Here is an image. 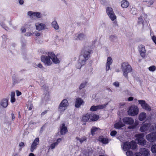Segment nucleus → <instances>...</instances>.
<instances>
[{"instance_id": "nucleus-1", "label": "nucleus", "mask_w": 156, "mask_h": 156, "mask_svg": "<svg viewBox=\"0 0 156 156\" xmlns=\"http://www.w3.org/2000/svg\"><path fill=\"white\" fill-rule=\"evenodd\" d=\"M122 121L125 124L131 125L128 127L129 129H130L136 128L139 124V122L137 120H135L134 123V120L133 118L128 117L124 118L122 119Z\"/></svg>"}, {"instance_id": "nucleus-2", "label": "nucleus", "mask_w": 156, "mask_h": 156, "mask_svg": "<svg viewBox=\"0 0 156 156\" xmlns=\"http://www.w3.org/2000/svg\"><path fill=\"white\" fill-rule=\"evenodd\" d=\"M50 51L48 52L46 55H42L41 57V61L46 66H50L52 65Z\"/></svg>"}, {"instance_id": "nucleus-3", "label": "nucleus", "mask_w": 156, "mask_h": 156, "mask_svg": "<svg viewBox=\"0 0 156 156\" xmlns=\"http://www.w3.org/2000/svg\"><path fill=\"white\" fill-rule=\"evenodd\" d=\"M121 68L123 73L124 76L125 77H127L128 73L132 71L131 66L127 62L122 63L121 65Z\"/></svg>"}, {"instance_id": "nucleus-4", "label": "nucleus", "mask_w": 156, "mask_h": 156, "mask_svg": "<svg viewBox=\"0 0 156 156\" xmlns=\"http://www.w3.org/2000/svg\"><path fill=\"white\" fill-rule=\"evenodd\" d=\"M69 106V103L67 100L66 99L63 100L58 106V112L61 114H63Z\"/></svg>"}, {"instance_id": "nucleus-5", "label": "nucleus", "mask_w": 156, "mask_h": 156, "mask_svg": "<svg viewBox=\"0 0 156 156\" xmlns=\"http://www.w3.org/2000/svg\"><path fill=\"white\" fill-rule=\"evenodd\" d=\"M155 127H153L149 123L144 124L140 127V130L141 132H149L152 130H156V124H154Z\"/></svg>"}, {"instance_id": "nucleus-6", "label": "nucleus", "mask_w": 156, "mask_h": 156, "mask_svg": "<svg viewBox=\"0 0 156 156\" xmlns=\"http://www.w3.org/2000/svg\"><path fill=\"white\" fill-rule=\"evenodd\" d=\"M122 147L124 151H126L130 149H135L137 147V145L135 142L132 141L130 142H127L125 143Z\"/></svg>"}, {"instance_id": "nucleus-7", "label": "nucleus", "mask_w": 156, "mask_h": 156, "mask_svg": "<svg viewBox=\"0 0 156 156\" xmlns=\"http://www.w3.org/2000/svg\"><path fill=\"white\" fill-rule=\"evenodd\" d=\"M139 109L138 107L135 105H132L130 106L128 110V114L130 116L136 115L139 113Z\"/></svg>"}, {"instance_id": "nucleus-8", "label": "nucleus", "mask_w": 156, "mask_h": 156, "mask_svg": "<svg viewBox=\"0 0 156 156\" xmlns=\"http://www.w3.org/2000/svg\"><path fill=\"white\" fill-rule=\"evenodd\" d=\"M144 134L143 133L138 134L135 135L136 137L135 141L140 145H144L146 143V140L144 139Z\"/></svg>"}, {"instance_id": "nucleus-9", "label": "nucleus", "mask_w": 156, "mask_h": 156, "mask_svg": "<svg viewBox=\"0 0 156 156\" xmlns=\"http://www.w3.org/2000/svg\"><path fill=\"white\" fill-rule=\"evenodd\" d=\"M138 101L139 104L140 105L143 109L149 111L151 110V108L148 104L146 103L145 101L140 100H138Z\"/></svg>"}, {"instance_id": "nucleus-10", "label": "nucleus", "mask_w": 156, "mask_h": 156, "mask_svg": "<svg viewBox=\"0 0 156 156\" xmlns=\"http://www.w3.org/2000/svg\"><path fill=\"white\" fill-rule=\"evenodd\" d=\"M51 55L52 63L53 62L55 64H59L60 62V58L57 57V56L53 51H50Z\"/></svg>"}, {"instance_id": "nucleus-11", "label": "nucleus", "mask_w": 156, "mask_h": 156, "mask_svg": "<svg viewBox=\"0 0 156 156\" xmlns=\"http://www.w3.org/2000/svg\"><path fill=\"white\" fill-rule=\"evenodd\" d=\"M146 138L149 142H155L156 141V133L153 132L149 134L146 136Z\"/></svg>"}, {"instance_id": "nucleus-12", "label": "nucleus", "mask_w": 156, "mask_h": 156, "mask_svg": "<svg viewBox=\"0 0 156 156\" xmlns=\"http://www.w3.org/2000/svg\"><path fill=\"white\" fill-rule=\"evenodd\" d=\"M108 105V103L103 104L97 106L93 105L91 106L90 109V111H94L102 109L105 108Z\"/></svg>"}, {"instance_id": "nucleus-13", "label": "nucleus", "mask_w": 156, "mask_h": 156, "mask_svg": "<svg viewBox=\"0 0 156 156\" xmlns=\"http://www.w3.org/2000/svg\"><path fill=\"white\" fill-rule=\"evenodd\" d=\"M90 52L88 50L84 49L82 51V55L80 56H82L83 60H87L90 57Z\"/></svg>"}, {"instance_id": "nucleus-14", "label": "nucleus", "mask_w": 156, "mask_h": 156, "mask_svg": "<svg viewBox=\"0 0 156 156\" xmlns=\"http://www.w3.org/2000/svg\"><path fill=\"white\" fill-rule=\"evenodd\" d=\"M85 60L83 59L82 56H80L79 59L76 64V67L78 69H80L85 63Z\"/></svg>"}, {"instance_id": "nucleus-15", "label": "nucleus", "mask_w": 156, "mask_h": 156, "mask_svg": "<svg viewBox=\"0 0 156 156\" xmlns=\"http://www.w3.org/2000/svg\"><path fill=\"white\" fill-rule=\"evenodd\" d=\"M36 29L39 31L46 29V27L45 24L40 22H37L35 23Z\"/></svg>"}, {"instance_id": "nucleus-16", "label": "nucleus", "mask_w": 156, "mask_h": 156, "mask_svg": "<svg viewBox=\"0 0 156 156\" xmlns=\"http://www.w3.org/2000/svg\"><path fill=\"white\" fill-rule=\"evenodd\" d=\"M86 38V35L83 33L76 34L74 37V38L75 40L81 41L85 39Z\"/></svg>"}, {"instance_id": "nucleus-17", "label": "nucleus", "mask_w": 156, "mask_h": 156, "mask_svg": "<svg viewBox=\"0 0 156 156\" xmlns=\"http://www.w3.org/2000/svg\"><path fill=\"white\" fill-rule=\"evenodd\" d=\"M84 103V101L81 98H77L75 100V106L76 108H80L82 105H83Z\"/></svg>"}, {"instance_id": "nucleus-18", "label": "nucleus", "mask_w": 156, "mask_h": 156, "mask_svg": "<svg viewBox=\"0 0 156 156\" xmlns=\"http://www.w3.org/2000/svg\"><path fill=\"white\" fill-rule=\"evenodd\" d=\"M39 138H36L31 144L30 149L31 152H33L34 150L36 148L37 145L39 144Z\"/></svg>"}, {"instance_id": "nucleus-19", "label": "nucleus", "mask_w": 156, "mask_h": 156, "mask_svg": "<svg viewBox=\"0 0 156 156\" xmlns=\"http://www.w3.org/2000/svg\"><path fill=\"white\" fill-rule=\"evenodd\" d=\"M140 154L144 156H148L150 154V151L149 150L145 148L140 149Z\"/></svg>"}, {"instance_id": "nucleus-20", "label": "nucleus", "mask_w": 156, "mask_h": 156, "mask_svg": "<svg viewBox=\"0 0 156 156\" xmlns=\"http://www.w3.org/2000/svg\"><path fill=\"white\" fill-rule=\"evenodd\" d=\"M6 19L5 17H3L0 21V25L4 29L7 31L9 30V27L6 26L5 24V21Z\"/></svg>"}, {"instance_id": "nucleus-21", "label": "nucleus", "mask_w": 156, "mask_h": 156, "mask_svg": "<svg viewBox=\"0 0 156 156\" xmlns=\"http://www.w3.org/2000/svg\"><path fill=\"white\" fill-rule=\"evenodd\" d=\"M139 51L141 56L143 58L146 57V50L145 49V47L143 45H140L139 46Z\"/></svg>"}, {"instance_id": "nucleus-22", "label": "nucleus", "mask_w": 156, "mask_h": 156, "mask_svg": "<svg viewBox=\"0 0 156 156\" xmlns=\"http://www.w3.org/2000/svg\"><path fill=\"white\" fill-rule=\"evenodd\" d=\"M68 131L67 128L65 126V124L62 123L60 126V132L61 134L62 135H64Z\"/></svg>"}, {"instance_id": "nucleus-23", "label": "nucleus", "mask_w": 156, "mask_h": 156, "mask_svg": "<svg viewBox=\"0 0 156 156\" xmlns=\"http://www.w3.org/2000/svg\"><path fill=\"white\" fill-rule=\"evenodd\" d=\"M113 62L112 58L111 57L107 58V62L106 63V70L107 71L110 69V65L112 64Z\"/></svg>"}, {"instance_id": "nucleus-24", "label": "nucleus", "mask_w": 156, "mask_h": 156, "mask_svg": "<svg viewBox=\"0 0 156 156\" xmlns=\"http://www.w3.org/2000/svg\"><path fill=\"white\" fill-rule=\"evenodd\" d=\"M125 126L121 121L116 122L114 124V127L117 129H121V128Z\"/></svg>"}, {"instance_id": "nucleus-25", "label": "nucleus", "mask_w": 156, "mask_h": 156, "mask_svg": "<svg viewBox=\"0 0 156 156\" xmlns=\"http://www.w3.org/2000/svg\"><path fill=\"white\" fill-rule=\"evenodd\" d=\"M90 117V114L87 113L83 115L82 118L81 120L83 122H87L89 121Z\"/></svg>"}, {"instance_id": "nucleus-26", "label": "nucleus", "mask_w": 156, "mask_h": 156, "mask_svg": "<svg viewBox=\"0 0 156 156\" xmlns=\"http://www.w3.org/2000/svg\"><path fill=\"white\" fill-rule=\"evenodd\" d=\"M91 130V134L93 136L96 133L100 132L101 131V129L95 126L92 127Z\"/></svg>"}, {"instance_id": "nucleus-27", "label": "nucleus", "mask_w": 156, "mask_h": 156, "mask_svg": "<svg viewBox=\"0 0 156 156\" xmlns=\"http://www.w3.org/2000/svg\"><path fill=\"white\" fill-rule=\"evenodd\" d=\"M62 139L61 138L58 139L55 142H54L50 145V148L51 149H55V147L57 146L58 144L62 141Z\"/></svg>"}, {"instance_id": "nucleus-28", "label": "nucleus", "mask_w": 156, "mask_h": 156, "mask_svg": "<svg viewBox=\"0 0 156 156\" xmlns=\"http://www.w3.org/2000/svg\"><path fill=\"white\" fill-rule=\"evenodd\" d=\"M98 140L102 143L104 144H107L109 142L108 139L103 136H100L98 138Z\"/></svg>"}, {"instance_id": "nucleus-29", "label": "nucleus", "mask_w": 156, "mask_h": 156, "mask_svg": "<svg viewBox=\"0 0 156 156\" xmlns=\"http://www.w3.org/2000/svg\"><path fill=\"white\" fill-rule=\"evenodd\" d=\"M129 5V2L126 0H123L121 2V5L123 8H126Z\"/></svg>"}, {"instance_id": "nucleus-30", "label": "nucleus", "mask_w": 156, "mask_h": 156, "mask_svg": "<svg viewBox=\"0 0 156 156\" xmlns=\"http://www.w3.org/2000/svg\"><path fill=\"white\" fill-rule=\"evenodd\" d=\"M146 116L147 115L145 112H141L139 115V120L140 121H142L146 119Z\"/></svg>"}, {"instance_id": "nucleus-31", "label": "nucleus", "mask_w": 156, "mask_h": 156, "mask_svg": "<svg viewBox=\"0 0 156 156\" xmlns=\"http://www.w3.org/2000/svg\"><path fill=\"white\" fill-rule=\"evenodd\" d=\"M8 101L7 99H3L1 101L0 105L3 108H6L8 105Z\"/></svg>"}, {"instance_id": "nucleus-32", "label": "nucleus", "mask_w": 156, "mask_h": 156, "mask_svg": "<svg viewBox=\"0 0 156 156\" xmlns=\"http://www.w3.org/2000/svg\"><path fill=\"white\" fill-rule=\"evenodd\" d=\"M76 139L77 142H79L80 143H82L86 141L87 138L85 136L82 137L81 138H80L79 137H76Z\"/></svg>"}, {"instance_id": "nucleus-33", "label": "nucleus", "mask_w": 156, "mask_h": 156, "mask_svg": "<svg viewBox=\"0 0 156 156\" xmlns=\"http://www.w3.org/2000/svg\"><path fill=\"white\" fill-rule=\"evenodd\" d=\"M99 119V116L98 115L95 114H90V121H94L97 120Z\"/></svg>"}, {"instance_id": "nucleus-34", "label": "nucleus", "mask_w": 156, "mask_h": 156, "mask_svg": "<svg viewBox=\"0 0 156 156\" xmlns=\"http://www.w3.org/2000/svg\"><path fill=\"white\" fill-rule=\"evenodd\" d=\"M52 25L55 29L57 30L59 28V26L55 20H54L52 22Z\"/></svg>"}, {"instance_id": "nucleus-35", "label": "nucleus", "mask_w": 156, "mask_h": 156, "mask_svg": "<svg viewBox=\"0 0 156 156\" xmlns=\"http://www.w3.org/2000/svg\"><path fill=\"white\" fill-rule=\"evenodd\" d=\"M15 94L14 92H12L11 94V101L12 103H13L14 102L16 101V99L15 98Z\"/></svg>"}, {"instance_id": "nucleus-36", "label": "nucleus", "mask_w": 156, "mask_h": 156, "mask_svg": "<svg viewBox=\"0 0 156 156\" xmlns=\"http://www.w3.org/2000/svg\"><path fill=\"white\" fill-rule=\"evenodd\" d=\"M106 11L108 15L114 13L112 8L109 7L107 8Z\"/></svg>"}, {"instance_id": "nucleus-37", "label": "nucleus", "mask_w": 156, "mask_h": 156, "mask_svg": "<svg viewBox=\"0 0 156 156\" xmlns=\"http://www.w3.org/2000/svg\"><path fill=\"white\" fill-rule=\"evenodd\" d=\"M108 16L112 21H114L116 19V16L114 13L109 15Z\"/></svg>"}, {"instance_id": "nucleus-38", "label": "nucleus", "mask_w": 156, "mask_h": 156, "mask_svg": "<svg viewBox=\"0 0 156 156\" xmlns=\"http://www.w3.org/2000/svg\"><path fill=\"white\" fill-rule=\"evenodd\" d=\"M151 150L152 152L153 153H156V144H154L151 147Z\"/></svg>"}, {"instance_id": "nucleus-39", "label": "nucleus", "mask_w": 156, "mask_h": 156, "mask_svg": "<svg viewBox=\"0 0 156 156\" xmlns=\"http://www.w3.org/2000/svg\"><path fill=\"white\" fill-rule=\"evenodd\" d=\"M34 66L36 68H39L41 69L44 68L42 65L41 63H39L37 64L36 63L34 64Z\"/></svg>"}, {"instance_id": "nucleus-40", "label": "nucleus", "mask_w": 156, "mask_h": 156, "mask_svg": "<svg viewBox=\"0 0 156 156\" xmlns=\"http://www.w3.org/2000/svg\"><path fill=\"white\" fill-rule=\"evenodd\" d=\"M144 22V20L142 18L141 16L139 17L138 18L137 23L138 24H143Z\"/></svg>"}, {"instance_id": "nucleus-41", "label": "nucleus", "mask_w": 156, "mask_h": 156, "mask_svg": "<svg viewBox=\"0 0 156 156\" xmlns=\"http://www.w3.org/2000/svg\"><path fill=\"white\" fill-rule=\"evenodd\" d=\"M148 70L151 72H153L156 69V67L154 66H152L148 68Z\"/></svg>"}, {"instance_id": "nucleus-42", "label": "nucleus", "mask_w": 156, "mask_h": 156, "mask_svg": "<svg viewBox=\"0 0 156 156\" xmlns=\"http://www.w3.org/2000/svg\"><path fill=\"white\" fill-rule=\"evenodd\" d=\"M34 13L35 12H34L29 11L27 12V14L30 17H34Z\"/></svg>"}, {"instance_id": "nucleus-43", "label": "nucleus", "mask_w": 156, "mask_h": 156, "mask_svg": "<svg viewBox=\"0 0 156 156\" xmlns=\"http://www.w3.org/2000/svg\"><path fill=\"white\" fill-rule=\"evenodd\" d=\"M154 2V0H151L149 1H148L147 2V6L148 7H151L152 5Z\"/></svg>"}, {"instance_id": "nucleus-44", "label": "nucleus", "mask_w": 156, "mask_h": 156, "mask_svg": "<svg viewBox=\"0 0 156 156\" xmlns=\"http://www.w3.org/2000/svg\"><path fill=\"white\" fill-rule=\"evenodd\" d=\"M42 15L39 12H35L34 17H36L37 18H40L41 17Z\"/></svg>"}, {"instance_id": "nucleus-45", "label": "nucleus", "mask_w": 156, "mask_h": 156, "mask_svg": "<svg viewBox=\"0 0 156 156\" xmlns=\"http://www.w3.org/2000/svg\"><path fill=\"white\" fill-rule=\"evenodd\" d=\"M110 38L111 40L112 41H115L117 39V37L114 35H112L110 37Z\"/></svg>"}, {"instance_id": "nucleus-46", "label": "nucleus", "mask_w": 156, "mask_h": 156, "mask_svg": "<svg viewBox=\"0 0 156 156\" xmlns=\"http://www.w3.org/2000/svg\"><path fill=\"white\" fill-rule=\"evenodd\" d=\"M86 84L87 83L86 82H84L81 83L79 89L80 90H81L84 88L86 85Z\"/></svg>"}, {"instance_id": "nucleus-47", "label": "nucleus", "mask_w": 156, "mask_h": 156, "mask_svg": "<svg viewBox=\"0 0 156 156\" xmlns=\"http://www.w3.org/2000/svg\"><path fill=\"white\" fill-rule=\"evenodd\" d=\"M19 146L20 147L19 148V150L21 151L22 148L24 147L25 146V144L23 142H20L19 144Z\"/></svg>"}, {"instance_id": "nucleus-48", "label": "nucleus", "mask_w": 156, "mask_h": 156, "mask_svg": "<svg viewBox=\"0 0 156 156\" xmlns=\"http://www.w3.org/2000/svg\"><path fill=\"white\" fill-rule=\"evenodd\" d=\"M126 154L127 156H133L134 154L133 152L130 151H127L126 153Z\"/></svg>"}, {"instance_id": "nucleus-49", "label": "nucleus", "mask_w": 156, "mask_h": 156, "mask_svg": "<svg viewBox=\"0 0 156 156\" xmlns=\"http://www.w3.org/2000/svg\"><path fill=\"white\" fill-rule=\"evenodd\" d=\"M143 19H144V20L146 21L148 19V15L147 14H144L142 16H141Z\"/></svg>"}, {"instance_id": "nucleus-50", "label": "nucleus", "mask_w": 156, "mask_h": 156, "mask_svg": "<svg viewBox=\"0 0 156 156\" xmlns=\"http://www.w3.org/2000/svg\"><path fill=\"white\" fill-rule=\"evenodd\" d=\"M34 33L30 32H28L25 34V35L27 36H30L33 35Z\"/></svg>"}, {"instance_id": "nucleus-51", "label": "nucleus", "mask_w": 156, "mask_h": 156, "mask_svg": "<svg viewBox=\"0 0 156 156\" xmlns=\"http://www.w3.org/2000/svg\"><path fill=\"white\" fill-rule=\"evenodd\" d=\"M117 134V132L115 131H113L111 132L110 135L112 136H114Z\"/></svg>"}, {"instance_id": "nucleus-52", "label": "nucleus", "mask_w": 156, "mask_h": 156, "mask_svg": "<svg viewBox=\"0 0 156 156\" xmlns=\"http://www.w3.org/2000/svg\"><path fill=\"white\" fill-rule=\"evenodd\" d=\"M151 38L153 41L156 45V37L155 36H153Z\"/></svg>"}, {"instance_id": "nucleus-53", "label": "nucleus", "mask_w": 156, "mask_h": 156, "mask_svg": "<svg viewBox=\"0 0 156 156\" xmlns=\"http://www.w3.org/2000/svg\"><path fill=\"white\" fill-rule=\"evenodd\" d=\"M113 85L115 87H118L119 86V83L118 82H115L113 83Z\"/></svg>"}, {"instance_id": "nucleus-54", "label": "nucleus", "mask_w": 156, "mask_h": 156, "mask_svg": "<svg viewBox=\"0 0 156 156\" xmlns=\"http://www.w3.org/2000/svg\"><path fill=\"white\" fill-rule=\"evenodd\" d=\"M16 95L18 96L22 94L21 93L20 91H19L18 90H16Z\"/></svg>"}, {"instance_id": "nucleus-55", "label": "nucleus", "mask_w": 156, "mask_h": 156, "mask_svg": "<svg viewBox=\"0 0 156 156\" xmlns=\"http://www.w3.org/2000/svg\"><path fill=\"white\" fill-rule=\"evenodd\" d=\"M12 156H20L18 153L15 152L13 153Z\"/></svg>"}, {"instance_id": "nucleus-56", "label": "nucleus", "mask_w": 156, "mask_h": 156, "mask_svg": "<svg viewBox=\"0 0 156 156\" xmlns=\"http://www.w3.org/2000/svg\"><path fill=\"white\" fill-rule=\"evenodd\" d=\"M33 108V106L32 105L30 104V106H28V108L29 110H32Z\"/></svg>"}, {"instance_id": "nucleus-57", "label": "nucleus", "mask_w": 156, "mask_h": 156, "mask_svg": "<svg viewBox=\"0 0 156 156\" xmlns=\"http://www.w3.org/2000/svg\"><path fill=\"white\" fill-rule=\"evenodd\" d=\"M133 156H142L140 154L137 152L135 154H134L133 155Z\"/></svg>"}, {"instance_id": "nucleus-58", "label": "nucleus", "mask_w": 156, "mask_h": 156, "mask_svg": "<svg viewBox=\"0 0 156 156\" xmlns=\"http://www.w3.org/2000/svg\"><path fill=\"white\" fill-rule=\"evenodd\" d=\"M35 35L37 36H39L40 35V33L37 31H36L35 32Z\"/></svg>"}, {"instance_id": "nucleus-59", "label": "nucleus", "mask_w": 156, "mask_h": 156, "mask_svg": "<svg viewBox=\"0 0 156 156\" xmlns=\"http://www.w3.org/2000/svg\"><path fill=\"white\" fill-rule=\"evenodd\" d=\"M21 30L22 32L23 33H25L26 31L25 28H24V27H22L21 28Z\"/></svg>"}, {"instance_id": "nucleus-60", "label": "nucleus", "mask_w": 156, "mask_h": 156, "mask_svg": "<svg viewBox=\"0 0 156 156\" xmlns=\"http://www.w3.org/2000/svg\"><path fill=\"white\" fill-rule=\"evenodd\" d=\"M19 3L20 5L23 4L24 3L23 0H19Z\"/></svg>"}, {"instance_id": "nucleus-61", "label": "nucleus", "mask_w": 156, "mask_h": 156, "mask_svg": "<svg viewBox=\"0 0 156 156\" xmlns=\"http://www.w3.org/2000/svg\"><path fill=\"white\" fill-rule=\"evenodd\" d=\"M11 116L12 117V120H13L15 119V117L14 114L13 113H12L11 114Z\"/></svg>"}, {"instance_id": "nucleus-62", "label": "nucleus", "mask_w": 156, "mask_h": 156, "mask_svg": "<svg viewBox=\"0 0 156 156\" xmlns=\"http://www.w3.org/2000/svg\"><path fill=\"white\" fill-rule=\"evenodd\" d=\"M133 98L132 97H129L128 98V101H131L133 100Z\"/></svg>"}, {"instance_id": "nucleus-63", "label": "nucleus", "mask_w": 156, "mask_h": 156, "mask_svg": "<svg viewBox=\"0 0 156 156\" xmlns=\"http://www.w3.org/2000/svg\"><path fill=\"white\" fill-rule=\"evenodd\" d=\"M125 105V103L124 102L120 103L119 104V106L120 107H121L122 106H124Z\"/></svg>"}, {"instance_id": "nucleus-64", "label": "nucleus", "mask_w": 156, "mask_h": 156, "mask_svg": "<svg viewBox=\"0 0 156 156\" xmlns=\"http://www.w3.org/2000/svg\"><path fill=\"white\" fill-rule=\"evenodd\" d=\"M28 156H35L34 154H33L32 153H30L29 154Z\"/></svg>"}]
</instances>
